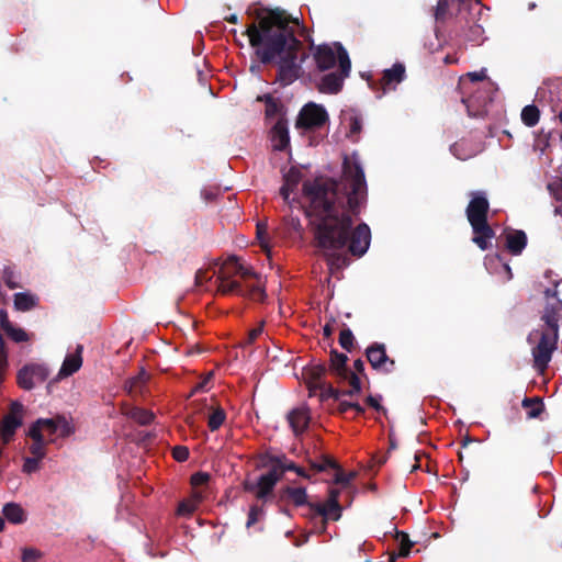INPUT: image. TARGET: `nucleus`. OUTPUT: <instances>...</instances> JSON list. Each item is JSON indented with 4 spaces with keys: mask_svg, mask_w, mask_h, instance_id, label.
<instances>
[{
    "mask_svg": "<svg viewBox=\"0 0 562 562\" xmlns=\"http://www.w3.org/2000/svg\"><path fill=\"white\" fill-rule=\"evenodd\" d=\"M301 204L314 228L318 246L326 252L348 247L362 256L371 240L370 228L359 224L351 231L355 217L367 200V183L357 155L344 160L341 181L317 179L303 184Z\"/></svg>",
    "mask_w": 562,
    "mask_h": 562,
    "instance_id": "1",
    "label": "nucleus"
},
{
    "mask_svg": "<svg viewBox=\"0 0 562 562\" xmlns=\"http://www.w3.org/2000/svg\"><path fill=\"white\" fill-rule=\"evenodd\" d=\"M301 31L297 18L276 9L261 12L258 22L248 25L245 34L257 57L265 64H278L281 80L289 83L299 75L301 42L296 34Z\"/></svg>",
    "mask_w": 562,
    "mask_h": 562,
    "instance_id": "2",
    "label": "nucleus"
},
{
    "mask_svg": "<svg viewBox=\"0 0 562 562\" xmlns=\"http://www.w3.org/2000/svg\"><path fill=\"white\" fill-rule=\"evenodd\" d=\"M216 277L215 284L217 292L224 295H239L249 297L254 301L265 299V289L262 279L255 272L244 268L236 257H231L223 261L212 276L207 271L199 270L196 281L202 283L204 280Z\"/></svg>",
    "mask_w": 562,
    "mask_h": 562,
    "instance_id": "3",
    "label": "nucleus"
},
{
    "mask_svg": "<svg viewBox=\"0 0 562 562\" xmlns=\"http://www.w3.org/2000/svg\"><path fill=\"white\" fill-rule=\"evenodd\" d=\"M553 288H546L544 295L547 300L557 299L554 303H547L542 319L548 329L542 333L539 344L532 349L535 367L541 373L547 369L553 350L557 347L559 321L562 318V301L558 299L557 288L559 280H553Z\"/></svg>",
    "mask_w": 562,
    "mask_h": 562,
    "instance_id": "4",
    "label": "nucleus"
},
{
    "mask_svg": "<svg viewBox=\"0 0 562 562\" xmlns=\"http://www.w3.org/2000/svg\"><path fill=\"white\" fill-rule=\"evenodd\" d=\"M459 89L468 114L479 116L491 100L493 83L487 79L486 70L481 69L460 77Z\"/></svg>",
    "mask_w": 562,
    "mask_h": 562,
    "instance_id": "5",
    "label": "nucleus"
},
{
    "mask_svg": "<svg viewBox=\"0 0 562 562\" xmlns=\"http://www.w3.org/2000/svg\"><path fill=\"white\" fill-rule=\"evenodd\" d=\"M467 216L473 229V241L482 249L488 248L494 232L487 224L488 201L483 192H473Z\"/></svg>",
    "mask_w": 562,
    "mask_h": 562,
    "instance_id": "6",
    "label": "nucleus"
},
{
    "mask_svg": "<svg viewBox=\"0 0 562 562\" xmlns=\"http://www.w3.org/2000/svg\"><path fill=\"white\" fill-rule=\"evenodd\" d=\"M285 471H295L299 475L306 476L303 469L295 467L292 462L278 460L267 473L260 475L256 483H246V490L252 492L258 499H265L271 494Z\"/></svg>",
    "mask_w": 562,
    "mask_h": 562,
    "instance_id": "7",
    "label": "nucleus"
},
{
    "mask_svg": "<svg viewBox=\"0 0 562 562\" xmlns=\"http://www.w3.org/2000/svg\"><path fill=\"white\" fill-rule=\"evenodd\" d=\"M313 56L319 70L338 68L345 75L350 72L348 54L340 44L316 46L313 48Z\"/></svg>",
    "mask_w": 562,
    "mask_h": 562,
    "instance_id": "8",
    "label": "nucleus"
},
{
    "mask_svg": "<svg viewBox=\"0 0 562 562\" xmlns=\"http://www.w3.org/2000/svg\"><path fill=\"white\" fill-rule=\"evenodd\" d=\"M74 431L71 423L64 416L37 420L30 429L31 438H41L52 442L59 437L69 436Z\"/></svg>",
    "mask_w": 562,
    "mask_h": 562,
    "instance_id": "9",
    "label": "nucleus"
},
{
    "mask_svg": "<svg viewBox=\"0 0 562 562\" xmlns=\"http://www.w3.org/2000/svg\"><path fill=\"white\" fill-rule=\"evenodd\" d=\"M327 120V112L322 105L308 103L300 111L296 127L301 130H312L324 125Z\"/></svg>",
    "mask_w": 562,
    "mask_h": 562,
    "instance_id": "10",
    "label": "nucleus"
},
{
    "mask_svg": "<svg viewBox=\"0 0 562 562\" xmlns=\"http://www.w3.org/2000/svg\"><path fill=\"white\" fill-rule=\"evenodd\" d=\"M23 406L20 403H12L9 413L3 417L0 425V437L3 445L9 443L22 425Z\"/></svg>",
    "mask_w": 562,
    "mask_h": 562,
    "instance_id": "11",
    "label": "nucleus"
},
{
    "mask_svg": "<svg viewBox=\"0 0 562 562\" xmlns=\"http://www.w3.org/2000/svg\"><path fill=\"white\" fill-rule=\"evenodd\" d=\"M48 376V370L43 364L24 366L18 373V384L24 390H32L44 382Z\"/></svg>",
    "mask_w": 562,
    "mask_h": 562,
    "instance_id": "12",
    "label": "nucleus"
},
{
    "mask_svg": "<svg viewBox=\"0 0 562 562\" xmlns=\"http://www.w3.org/2000/svg\"><path fill=\"white\" fill-rule=\"evenodd\" d=\"M341 127L346 132V136L352 142H357L362 128V120L355 109H345L340 115Z\"/></svg>",
    "mask_w": 562,
    "mask_h": 562,
    "instance_id": "13",
    "label": "nucleus"
},
{
    "mask_svg": "<svg viewBox=\"0 0 562 562\" xmlns=\"http://www.w3.org/2000/svg\"><path fill=\"white\" fill-rule=\"evenodd\" d=\"M339 490L331 488L328 499L323 504H317L315 509L323 521L331 519L337 520L340 517L341 508L338 503Z\"/></svg>",
    "mask_w": 562,
    "mask_h": 562,
    "instance_id": "14",
    "label": "nucleus"
},
{
    "mask_svg": "<svg viewBox=\"0 0 562 562\" xmlns=\"http://www.w3.org/2000/svg\"><path fill=\"white\" fill-rule=\"evenodd\" d=\"M312 467L317 471H325L328 469H331L334 471L333 473V480L336 484L347 485L349 484L356 476L355 472H344L337 463L328 458L324 457L318 463H313Z\"/></svg>",
    "mask_w": 562,
    "mask_h": 562,
    "instance_id": "15",
    "label": "nucleus"
},
{
    "mask_svg": "<svg viewBox=\"0 0 562 562\" xmlns=\"http://www.w3.org/2000/svg\"><path fill=\"white\" fill-rule=\"evenodd\" d=\"M270 140L274 150H283L289 146L290 137L288 124L284 117L278 120L270 125Z\"/></svg>",
    "mask_w": 562,
    "mask_h": 562,
    "instance_id": "16",
    "label": "nucleus"
},
{
    "mask_svg": "<svg viewBox=\"0 0 562 562\" xmlns=\"http://www.w3.org/2000/svg\"><path fill=\"white\" fill-rule=\"evenodd\" d=\"M367 357L371 366L380 371L389 372L394 366V361L386 356L383 346H372L367 351Z\"/></svg>",
    "mask_w": 562,
    "mask_h": 562,
    "instance_id": "17",
    "label": "nucleus"
},
{
    "mask_svg": "<svg viewBox=\"0 0 562 562\" xmlns=\"http://www.w3.org/2000/svg\"><path fill=\"white\" fill-rule=\"evenodd\" d=\"M342 70L336 68L334 71L325 75L318 83V89L324 93H337L341 90L345 78Z\"/></svg>",
    "mask_w": 562,
    "mask_h": 562,
    "instance_id": "18",
    "label": "nucleus"
},
{
    "mask_svg": "<svg viewBox=\"0 0 562 562\" xmlns=\"http://www.w3.org/2000/svg\"><path fill=\"white\" fill-rule=\"evenodd\" d=\"M82 346L78 345L76 351L68 353L57 374L58 379H65L77 372L82 366Z\"/></svg>",
    "mask_w": 562,
    "mask_h": 562,
    "instance_id": "19",
    "label": "nucleus"
},
{
    "mask_svg": "<svg viewBox=\"0 0 562 562\" xmlns=\"http://www.w3.org/2000/svg\"><path fill=\"white\" fill-rule=\"evenodd\" d=\"M505 244L512 255H520L527 246V235L524 231L508 229L505 232Z\"/></svg>",
    "mask_w": 562,
    "mask_h": 562,
    "instance_id": "20",
    "label": "nucleus"
},
{
    "mask_svg": "<svg viewBox=\"0 0 562 562\" xmlns=\"http://www.w3.org/2000/svg\"><path fill=\"white\" fill-rule=\"evenodd\" d=\"M302 175L297 169L291 168L285 175H284V182L280 190V194L282 195L283 200L292 205V202H295V199L293 198L292 201L290 200L291 194L294 193V191L297 189L299 183L301 182Z\"/></svg>",
    "mask_w": 562,
    "mask_h": 562,
    "instance_id": "21",
    "label": "nucleus"
},
{
    "mask_svg": "<svg viewBox=\"0 0 562 562\" xmlns=\"http://www.w3.org/2000/svg\"><path fill=\"white\" fill-rule=\"evenodd\" d=\"M405 75V67L402 64H395L392 68L383 72L381 86L383 91L394 89L400 83Z\"/></svg>",
    "mask_w": 562,
    "mask_h": 562,
    "instance_id": "22",
    "label": "nucleus"
},
{
    "mask_svg": "<svg viewBox=\"0 0 562 562\" xmlns=\"http://www.w3.org/2000/svg\"><path fill=\"white\" fill-rule=\"evenodd\" d=\"M206 495L204 491L192 492L191 495L183 499L178 506V515L190 516L193 514L199 505L205 499Z\"/></svg>",
    "mask_w": 562,
    "mask_h": 562,
    "instance_id": "23",
    "label": "nucleus"
},
{
    "mask_svg": "<svg viewBox=\"0 0 562 562\" xmlns=\"http://www.w3.org/2000/svg\"><path fill=\"white\" fill-rule=\"evenodd\" d=\"M288 419L294 434L299 435L306 429L310 423V415L306 408L301 407L293 409L289 414Z\"/></svg>",
    "mask_w": 562,
    "mask_h": 562,
    "instance_id": "24",
    "label": "nucleus"
},
{
    "mask_svg": "<svg viewBox=\"0 0 562 562\" xmlns=\"http://www.w3.org/2000/svg\"><path fill=\"white\" fill-rule=\"evenodd\" d=\"M1 327L4 333L15 342H23L30 340V335L22 328L12 325L5 313H0Z\"/></svg>",
    "mask_w": 562,
    "mask_h": 562,
    "instance_id": "25",
    "label": "nucleus"
},
{
    "mask_svg": "<svg viewBox=\"0 0 562 562\" xmlns=\"http://www.w3.org/2000/svg\"><path fill=\"white\" fill-rule=\"evenodd\" d=\"M257 100L258 101L265 100V102H266V111L265 112H266V120H267L268 125L273 124L278 120V117H284L283 113H282L281 105L272 97H270V95L258 97Z\"/></svg>",
    "mask_w": 562,
    "mask_h": 562,
    "instance_id": "26",
    "label": "nucleus"
},
{
    "mask_svg": "<svg viewBox=\"0 0 562 562\" xmlns=\"http://www.w3.org/2000/svg\"><path fill=\"white\" fill-rule=\"evenodd\" d=\"M207 427L211 431H215L222 427L226 420L225 411L218 405H211L207 408Z\"/></svg>",
    "mask_w": 562,
    "mask_h": 562,
    "instance_id": "27",
    "label": "nucleus"
},
{
    "mask_svg": "<svg viewBox=\"0 0 562 562\" xmlns=\"http://www.w3.org/2000/svg\"><path fill=\"white\" fill-rule=\"evenodd\" d=\"M123 414L140 425H148L154 419V414L139 407L125 406L122 409Z\"/></svg>",
    "mask_w": 562,
    "mask_h": 562,
    "instance_id": "28",
    "label": "nucleus"
},
{
    "mask_svg": "<svg viewBox=\"0 0 562 562\" xmlns=\"http://www.w3.org/2000/svg\"><path fill=\"white\" fill-rule=\"evenodd\" d=\"M2 512L4 517L12 524H22L26 519L24 509L14 503L7 504Z\"/></svg>",
    "mask_w": 562,
    "mask_h": 562,
    "instance_id": "29",
    "label": "nucleus"
},
{
    "mask_svg": "<svg viewBox=\"0 0 562 562\" xmlns=\"http://www.w3.org/2000/svg\"><path fill=\"white\" fill-rule=\"evenodd\" d=\"M37 303L34 295L29 293H16L14 295V306L16 310L26 312L33 308Z\"/></svg>",
    "mask_w": 562,
    "mask_h": 562,
    "instance_id": "30",
    "label": "nucleus"
},
{
    "mask_svg": "<svg viewBox=\"0 0 562 562\" xmlns=\"http://www.w3.org/2000/svg\"><path fill=\"white\" fill-rule=\"evenodd\" d=\"M450 150L453 154V156H456L458 159H461V160L469 159V158L473 157L474 155H476V153H477V150H475V149H468V142H465V140H460V142L454 143L451 146Z\"/></svg>",
    "mask_w": 562,
    "mask_h": 562,
    "instance_id": "31",
    "label": "nucleus"
},
{
    "mask_svg": "<svg viewBox=\"0 0 562 562\" xmlns=\"http://www.w3.org/2000/svg\"><path fill=\"white\" fill-rule=\"evenodd\" d=\"M540 119L539 109L536 105H527L521 111V121L525 125L532 127Z\"/></svg>",
    "mask_w": 562,
    "mask_h": 562,
    "instance_id": "32",
    "label": "nucleus"
},
{
    "mask_svg": "<svg viewBox=\"0 0 562 562\" xmlns=\"http://www.w3.org/2000/svg\"><path fill=\"white\" fill-rule=\"evenodd\" d=\"M347 356L342 353H334L330 359L331 370L339 376H344L349 372L346 367Z\"/></svg>",
    "mask_w": 562,
    "mask_h": 562,
    "instance_id": "33",
    "label": "nucleus"
},
{
    "mask_svg": "<svg viewBox=\"0 0 562 562\" xmlns=\"http://www.w3.org/2000/svg\"><path fill=\"white\" fill-rule=\"evenodd\" d=\"M286 497L296 506L303 505L306 503V492L302 487H289L285 491Z\"/></svg>",
    "mask_w": 562,
    "mask_h": 562,
    "instance_id": "34",
    "label": "nucleus"
},
{
    "mask_svg": "<svg viewBox=\"0 0 562 562\" xmlns=\"http://www.w3.org/2000/svg\"><path fill=\"white\" fill-rule=\"evenodd\" d=\"M210 481L207 473L198 472L191 476L192 492L204 491L206 493V484Z\"/></svg>",
    "mask_w": 562,
    "mask_h": 562,
    "instance_id": "35",
    "label": "nucleus"
},
{
    "mask_svg": "<svg viewBox=\"0 0 562 562\" xmlns=\"http://www.w3.org/2000/svg\"><path fill=\"white\" fill-rule=\"evenodd\" d=\"M257 239L259 241L261 249L269 256L271 247L269 244V237H268V231H267L266 224L257 225Z\"/></svg>",
    "mask_w": 562,
    "mask_h": 562,
    "instance_id": "36",
    "label": "nucleus"
},
{
    "mask_svg": "<svg viewBox=\"0 0 562 562\" xmlns=\"http://www.w3.org/2000/svg\"><path fill=\"white\" fill-rule=\"evenodd\" d=\"M522 404L525 407H530V411L528 412L529 417H538L543 407V404L539 398H526Z\"/></svg>",
    "mask_w": 562,
    "mask_h": 562,
    "instance_id": "37",
    "label": "nucleus"
},
{
    "mask_svg": "<svg viewBox=\"0 0 562 562\" xmlns=\"http://www.w3.org/2000/svg\"><path fill=\"white\" fill-rule=\"evenodd\" d=\"M31 439L33 441L32 445L30 446L31 454L43 459L46 454L45 446L47 442L41 438H31Z\"/></svg>",
    "mask_w": 562,
    "mask_h": 562,
    "instance_id": "38",
    "label": "nucleus"
},
{
    "mask_svg": "<svg viewBox=\"0 0 562 562\" xmlns=\"http://www.w3.org/2000/svg\"><path fill=\"white\" fill-rule=\"evenodd\" d=\"M548 190L554 196V199L562 201V176L554 177L548 183Z\"/></svg>",
    "mask_w": 562,
    "mask_h": 562,
    "instance_id": "39",
    "label": "nucleus"
},
{
    "mask_svg": "<svg viewBox=\"0 0 562 562\" xmlns=\"http://www.w3.org/2000/svg\"><path fill=\"white\" fill-rule=\"evenodd\" d=\"M42 458L38 457H26L23 463V472L33 473L38 470Z\"/></svg>",
    "mask_w": 562,
    "mask_h": 562,
    "instance_id": "40",
    "label": "nucleus"
},
{
    "mask_svg": "<svg viewBox=\"0 0 562 562\" xmlns=\"http://www.w3.org/2000/svg\"><path fill=\"white\" fill-rule=\"evenodd\" d=\"M344 379H346L348 381V384L350 386V390H349V393L352 394V393H357L360 391L361 389V382H360V379L358 378V375L351 371H349L347 374H345L342 376Z\"/></svg>",
    "mask_w": 562,
    "mask_h": 562,
    "instance_id": "41",
    "label": "nucleus"
},
{
    "mask_svg": "<svg viewBox=\"0 0 562 562\" xmlns=\"http://www.w3.org/2000/svg\"><path fill=\"white\" fill-rule=\"evenodd\" d=\"M262 516H263L262 507H260L258 505H252L250 507V510L248 514L247 527H250L254 524H256Z\"/></svg>",
    "mask_w": 562,
    "mask_h": 562,
    "instance_id": "42",
    "label": "nucleus"
},
{
    "mask_svg": "<svg viewBox=\"0 0 562 562\" xmlns=\"http://www.w3.org/2000/svg\"><path fill=\"white\" fill-rule=\"evenodd\" d=\"M339 342L342 348L350 350L353 345V336L349 329L342 330L339 335Z\"/></svg>",
    "mask_w": 562,
    "mask_h": 562,
    "instance_id": "43",
    "label": "nucleus"
},
{
    "mask_svg": "<svg viewBox=\"0 0 562 562\" xmlns=\"http://www.w3.org/2000/svg\"><path fill=\"white\" fill-rule=\"evenodd\" d=\"M172 456L179 462L187 461L189 458V449L184 446H177L172 450Z\"/></svg>",
    "mask_w": 562,
    "mask_h": 562,
    "instance_id": "44",
    "label": "nucleus"
},
{
    "mask_svg": "<svg viewBox=\"0 0 562 562\" xmlns=\"http://www.w3.org/2000/svg\"><path fill=\"white\" fill-rule=\"evenodd\" d=\"M40 552L33 548H25L22 552L23 562H36L40 558Z\"/></svg>",
    "mask_w": 562,
    "mask_h": 562,
    "instance_id": "45",
    "label": "nucleus"
},
{
    "mask_svg": "<svg viewBox=\"0 0 562 562\" xmlns=\"http://www.w3.org/2000/svg\"><path fill=\"white\" fill-rule=\"evenodd\" d=\"M449 7V0H439L436 8V19H443Z\"/></svg>",
    "mask_w": 562,
    "mask_h": 562,
    "instance_id": "46",
    "label": "nucleus"
},
{
    "mask_svg": "<svg viewBox=\"0 0 562 562\" xmlns=\"http://www.w3.org/2000/svg\"><path fill=\"white\" fill-rule=\"evenodd\" d=\"M262 334V325L251 329L248 335V342H254Z\"/></svg>",
    "mask_w": 562,
    "mask_h": 562,
    "instance_id": "47",
    "label": "nucleus"
},
{
    "mask_svg": "<svg viewBox=\"0 0 562 562\" xmlns=\"http://www.w3.org/2000/svg\"><path fill=\"white\" fill-rule=\"evenodd\" d=\"M349 408L355 409L358 414L363 412L362 407L357 403H341V409L344 412H346Z\"/></svg>",
    "mask_w": 562,
    "mask_h": 562,
    "instance_id": "48",
    "label": "nucleus"
},
{
    "mask_svg": "<svg viewBox=\"0 0 562 562\" xmlns=\"http://www.w3.org/2000/svg\"><path fill=\"white\" fill-rule=\"evenodd\" d=\"M288 224H289L290 231H293V232L300 231L301 224H300L299 218L291 217Z\"/></svg>",
    "mask_w": 562,
    "mask_h": 562,
    "instance_id": "49",
    "label": "nucleus"
},
{
    "mask_svg": "<svg viewBox=\"0 0 562 562\" xmlns=\"http://www.w3.org/2000/svg\"><path fill=\"white\" fill-rule=\"evenodd\" d=\"M367 403L373 407L374 409L379 411L380 409V402H379V398L376 397H373V396H369L367 398Z\"/></svg>",
    "mask_w": 562,
    "mask_h": 562,
    "instance_id": "50",
    "label": "nucleus"
},
{
    "mask_svg": "<svg viewBox=\"0 0 562 562\" xmlns=\"http://www.w3.org/2000/svg\"><path fill=\"white\" fill-rule=\"evenodd\" d=\"M503 270L506 273V278L505 279L506 280H510L513 274H512V270H510L509 266L508 265H503Z\"/></svg>",
    "mask_w": 562,
    "mask_h": 562,
    "instance_id": "51",
    "label": "nucleus"
},
{
    "mask_svg": "<svg viewBox=\"0 0 562 562\" xmlns=\"http://www.w3.org/2000/svg\"><path fill=\"white\" fill-rule=\"evenodd\" d=\"M202 195H203V198H204L206 201L212 200V199H213V196H214V194H213L212 192H210L209 190H203V191H202Z\"/></svg>",
    "mask_w": 562,
    "mask_h": 562,
    "instance_id": "52",
    "label": "nucleus"
},
{
    "mask_svg": "<svg viewBox=\"0 0 562 562\" xmlns=\"http://www.w3.org/2000/svg\"><path fill=\"white\" fill-rule=\"evenodd\" d=\"M186 423L188 424V426L191 428V429H195L196 426H195V423H194V418L192 416L188 417Z\"/></svg>",
    "mask_w": 562,
    "mask_h": 562,
    "instance_id": "53",
    "label": "nucleus"
},
{
    "mask_svg": "<svg viewBox=\"0 0 562 562\" xmlns=\"http://www.w3.org/2000/svg\"><path fill=\"white\" fill-rule=\"evenodd\" d=\"M409 549H411V546L408 547H405L404 543H402V547H401V555H407L408 552H409Z\"/></svg>",
    "mask_w": 562,
    "mask_h": 562,
    "instance_id": "54",
    "label": "nucleus"
},
{
    "mask_svg": "<svg viewBox=\"0 0 562 562\" xmlns=\"http://www.w3.org/2000/svg\"><path fill=\"white\" fill-rule=\"evenodd\" d=\"M227 21L231 22V23H236L237 22V16L235 14H233L229 18H227Z\"/></svg>",
    "mask_w": 562,
    "mask_h": 562,
    "instance_id": "55",
    "label": "nucleus"
},
{
    "mask_svg": "<svg viewBox=\"0 0 562 562\" xmlns=\"http://www.w3.org/2000/svg\"><path fill=\"white\" fill-rule=\"evenodd\" d=\"M454 61H456V59L451 58L450 56H447V57L445 58V63H446V64H452V63H454Z\"/></svg>",
    "mask_w": 562,
    "mask_h": 562,
    "instance_id": "56",
    "label": "nucleus"
},
{
    "mask_svg": "<svg viewBox=\"0 0 562 562\" xmlns=\"http://www.w3.org/2000/svg\"><path fill=\"white\" fill-rule=\"evenodd\" d=\"M4 528V520L0 517V531H2Z\"/></svg>",
    "mask_w": 562,
    "mask_h": 562,
    "instance_id": "57",
    "label": "nucleus"
}]
</instances>
